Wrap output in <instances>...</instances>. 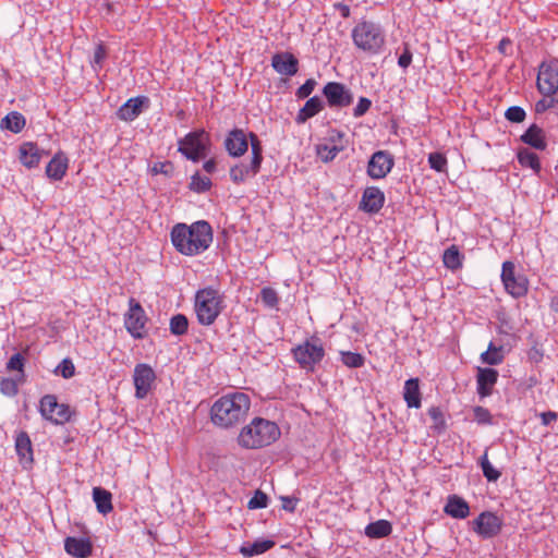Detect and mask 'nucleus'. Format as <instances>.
<instances>
[{
  "mask_svg": "<svg viewBox=\"0 0 558 558\" xmlns=\"http://www.w3.org/2000/svg\"><path fill=\"white\" fill-rule=\"evenodd\" d=\"M170 235L175 250L185 256L202 254L209 248L214 238L211 226L205 220L192 225L177 223Z\"/></svg>",
  "mask_w": 558,
  "mask_h": 558,
  "instance_id": "obj_1",
  "label": "nucleus"
},
{
  "mask_svg": "<svg viewBox=\"0 0 558 558\" xmlns=\"http://www.w3.org/2000/svg\"><path fill=\"white\" fill-rule=\"evenodd\" d=\"M251 408V399L244 392L227 393L217 399L210 408V420L221 428H231L241 423Z\"/></svg>",
  "mask_w": 558,
  "mask_h": 558,
  "instance_id": "obj_2",
  "label": "nucleus"
},
{
  "mask_svg": "<svg viewBox=\"0 0 558 558\" xmlns=\"http://www.w3.org/2000/svg\"><path fill=\"white\" fill-rule=\"evenodd\" d=\"M280 435V428L275 422L263 417H254L241 428L238 444L245 449H259L274 444Z\"/></svg>",
  "mask_w": 558,
  "mask_h": 558,
  "instance_id": "obj_3",
  "label": "nucleus"
},
{
  "mask_svg": "<svg viewBox=\"0 0 558 558\" xmlns=\"http://www.w3.org/2000/svg\"><path fill=\"white\" fill-rule=\"evenodd\" d=\"M225 308V299L219 290L211 287L199 289L194 296V312L202 326H210Z\"/></svg>",
  "mask_w": 558,
  "mask_h": 558,
  "instance_id": "obj_4",
  "label": "nucleus"
},
{
  "mask_svg": "<svg viewBox=\"0 0 558 558\" xmlns=\"http://www.w3.org/2000/svg\"><path fill=\"white\" fill-rule=\"evenodd\" d=\"M355 47L369 54L379 53L385 46V33L381 26L372 21H361L352 29Z\"/></svg>",
  "mask_w": 558,
  "mask_h": 558,
  "instance_id": "obj_5",
  "label": "nucleus"
},
{
  "mask_svg": "<svg viewBox=\"0 0 558 558\" xmlns=\"http://www.w3.org/2000/svg\"><path fill=\"white\" fill-rule=\"evenodd\" d=\"M291 352L294 361L301 368L306 371H314L315 366L325 356V349L317 337L305 340L303 343L294 347Z\"/></svg>",
  "mask_w": 558,
  "mask_h": 558,
  "instance_id": "obj_6",
  "label": "nucleus"
},
{
  "mask_svg": "<svg viewBox=\"0 0 558 558\" xmlns=\"http://www.w3.org/2000/svg\"><path fill=\"white\" fill-rule=\"evenodd\" d=\"M209 143L208 135L204 130L190 132L179 141L178 150L189 160L197 162L206 156Z\"/></svg>",
  "mask_w": 558,
  "mask_h": 558,
  "instance_id": "obj_7",
  "label": "nucleus"
},
{
  "mask_svg": "<svg viewBox=\"0 0 558 558\" xmlns=\"http://www.w3.org/2000/svg\"><path fill=\"white\" fill-rule=\"evenodd\" d=\"M147 315L143 306L134 298L129 300V310L124 314V326L134 339L145 338L147 330Z\"/></svg>",
  "mask_w": 558,
  "mask_h": 558,
  "instance_id": "obj_8",
  "label": "nucleus"
},
{
  "mask_svg": "<svg viewBox=\"0 0 558 558\" xmlns=\"http://www.w3.org/2000/svg\"><path fill=\"white\" fill-rule=\"evenodd\" d=\"M41 416L54 425H63L71 420V410L68 404L59 403L53 395H46L39 401Z\"/></svg>",
  "mask_w": 558,
  "mask_h": 558,
  "instance_id": "obj_9",
  "label": "nucleus"
},
{
  "mask_svg": "<svg viewBox=\"0 0 558 558\" xmlns=\"http://www.w3.org/2000/svg\"><path fill=\"white\" fill-rule=\"evenodd\" d=\"M323 95L330 108H344L353 102V95L342 83L328 82L323 88Z\"/></svg>",
  "mask_w": 558,
  "mask_h": 558,
  "instance_id": "obj_10",
  "label": "nucleus"
},
{
  "mask_svg": "<svg viewBox=\"0 0 558 558\" xmlns=\"http://www.w3.org/2000/svg\"><path fill=\"white\" fill-rule=\"evenodd\" d=\"M395 160L391 154L386 150L375 151L367 163V174L374 179H384L392 169Z\"/></svg>",
  "mask_w": 558,
  "mask_h": 558,
  "instance_id": "obj_11",
  "label": "nucleus"
},
{
  "mask_svg": "<svg viewBox=\"0 0 558 558\" xmlns=\"http://www.w3.org/2000/svg\"><path fill=\"white\" fill-rule=\"evenodd\" d=\"M473 531L483 538L496 536L502 526L501 520L490 511L482 512L473 522Z\"/></svg>",
  "mask_w": 558,
  "mask_h": 558,
  "instance_id": "obj_12",
  "label": "nucleus"
},
{
  "mask_svg": "<svg viewBox=\"0 0 558 558\" xmlns=\"http://www.w3.org/2000/svg\"><path fill=\"white\" fill-rule=\"evenodd\" d=\"M155 378V372L149 365L141 363L135 366L133 379L137 399H144L148 395Z\"/></svg>",
  "mask_w": 558,
  "mask_h": 558,
  "instance_id": "obj_13",
  "label": "nucleus"
},
{
  "mask_svg": "<svg viewBox=\"0 0 558 558\" xmlns=\"http://www.w3.org/2000/svg\"><path fill=\"white\" fill-rule=\"evenodd\" d=\"M537 88L543 95L558 90V68L551 63H542L537 74Z\"/></svg>",
  "mask_w": 558,
  "mask_h": 558,
  "instance_id": "obj_14",
  "label": "nucleus"
},
{
  "mask_svg": "<svg viewBox=\"0 0 558 558\" xmlns=\"http://www.w3.org/2000/svg\"><path fill=\"white\" fill-rule=\"evenodd\" d=\"M223 145L229 156L242 157L248 149V134L242 129H233L227 134Z\"/></svg>",
  "mask_w": 558,
  "mask_h": 558,
  "instance_id": "obj_15",
  "label": "nucleus"
},
{
  "mask_svg": "<svg viewBox=\"0 0 558 558\" xmlns=\"http://www.w3.org/2000/svg\"><path fill=\"white\" fill-rule=\"evenodd\" d=\"M385 204L384 192L376 186H368L364 190L360 203V209L368 214H377Z\"/></svg>",
  "mask_w": 558,
  "mask_h": 558,
  "instance_id": "obj_16",
  "label": "nucleus"
},
{
  "mask_svg": "<svg viewBox=\"0 0 558 558\" xmlns=\"http://www.w3.org/2000/svg\"><path fill=\"white\" fill-rule=\"evenodd\" d=\"M271 66L280 75L293 76L298 73L299 60L291 52H278L271 58Z\"/></svg>",
  "mask_w": 558,
  "mask_h": 558,
  "instance_id": "obj_17",
  "label": "nucleus"
},
{
  "mask_svg": "<svg viewBox=\"0 0 558 558\" xmlns=\"http://www.w3.org/2000/svg\"><path fill=\"white\" fill-rule=\"evenodd\" d=\"M15 451L22 466L31 468L34 461L33 446L28 434L24 430L19 432L15 436Z\"/></svg>",
  "mask_w": 558,
  "mask_h": 558,
  "instance_id": "obj_18",
  "label": "nucleus"
},
{
  "mask_svg": "<svg viewBox=\"0 0 558 558\" xmlns=\"http://www.w3.org/2000/svg\"><path fill=\"white\" fill-rule=\"evenodd\" d=\"M64 549L75 558H87L92 555L93 545L88 538L69 536L64 541Z\"/></svg>",
  "mask_w": 558,
  "mask_h": 558,
  "instance_id": "obj_19",
  "label": "nucleus"
},
{
  "mask_svg": "<svg viewBox=\"0 0 558 558\" xmlns=\"http://www.w3.org/2000/svg\"><path fill=\"white\" fill-rule=\"evenodd\" d=\"M260 170L259 165H255L254 161L248 163L241 161L230 168V179L234 184L244 183L247 179L254 178Z\"/></svg>",
  "mask_w": 558,
  "mask_h": 558,
  "instance_id": "obj_20",
  "label": "nucleus"
},
{
  "mask_svg": "<svg viewBox=\"0 0 558 558\" xmlns=\"http://www.w3.org/2000/svg\"><path fill=\"white\" fill-rule=\"evenodd\" d=\"M19 151L21 163L28 169L35 168L39 165L41 155L44 153V150H41L35 143L32 142L23 143L20 146Z\"/></svg>",
  "mask_w": 558,
  "mask_h": 558,
  "instance_id": "obj_21",
  "label": "nucleus"
},
{
  "mask_svg": "<svg viewBox=\"0 0 558 558\" xmlns=\"http://www.w3.org/2000/svg\"><path fill=\"white\" fill-rule=\"evenodd\" d=\"M498 372L494 368H478L476 383L477 393L481 397H487L492 393L494 385L497 383Z\"/></svg>",
  "mask_w": 558,
  "mask_h": 558,
  "instance_id": "obj_22",
  "label": "nucleus"
},
{
  "mask_svg": "<svg viewBox=\"0 0 558 558\" xmlns=\"http://www.w3.org/2000/svg\"><path fill=\"white\" fill-rule=\"evenodd\" d=\"M69 159L63 153H57L46 167V174L49 179L59 181L68 170Z\"/></svg>",
  "mask_w": 558,
  "mask_h": 558,
  "instance_id": "obj_23",
  "label": "nucleus"
},
{
  "mask_svg": "<svg viewBox=\"0 0 558 558\" xmlns=\"http://www.w3.org/2000/svg\"><path fill=\"white\" fill-rule=\"evenodd\" d=\"M444 511L454 519H465L470 514L469 504L458 495H450Z\"/></svg>",
  "mask_w": 558,
  "mask_h": 558,
  "instance_id": "obj_24",
  "label": "nucleus"
},
{
  "mask_svg": "<svg viewBox=\"0 0 558 558\" xmlns=\"http://www.w3.org/2000/svg\"><path fill=\"white\" fill-rule=\"evenodd\" d=\"M147 101L146 97H134L129 99L125 104H123L117 116L122 121H133L135 120L142 112L143 104Z\"/></svg>",
  "mask_w": 558,
  "mask_h": 558,
  "instance_id": "obj_25",
  "label": "nucleus"
},
{
  "mask_svg": "<svg viewBox=\"0 0 558 558\" xmlns=\"http://www.w3.org/2000/svg\"><path fill=\"white\" fill-rule=\"evenodd\" d=\"M324 108V102L318 96L311 97L305 105L299 110L295 122L298 124L305 123L308 119L315 117Z\"/></svg>",
  "mask_w": 558,
  "mask_h": 558,
  "instance_id": "obj_26",
  "label": "nucleus"
},
{
  "mask_svg": "<svg viewBox=\"0 0 558 558\" xmlns=\"http://www.w3.org/2000/svg\"><path fill=\"white\" fill-rule=\"evenodd\" d=\"M521 141L535 149L544 150L547 146L545 133L536 124H532L522 135Z\"/></svg>",
  "mask_w": 558,
  "mask_h": 558,
  "instance_id": "obj_27",
  "label": "nucleus"
},
{
  "mask_svg": "<svg viewBox=\"0 0 558 558\" xmlns=\"http://www.w3.org/2000/svg\"><path fill=\"white\" fill-rule=\"evenodd\" d=\"M275 546L272 539L258 538L253 543H245L240 547V554L244 557H253L264 554Z\"/></svg>",
  "mask_w": 558,
  "mask_h": 558,
  "instance_id": "obj_28",
  "label": "nucleus"
},
{
  "mask_svg": "<svg viewBox=\"0 0 558 558\" xmlns=\"http://www.w3.org/2000/svg\"><path fill=\"white\" fill-rule=\"evenodd\" d=\"M93 500L99 513L106 515L112 511V495L110 492L101 487H95L93 489Z\"/></svg>",
  "mask_w": 558,
  "mask_h": 558,
  "instance_id": "obj_29",
  "label": "nucleus"
},
{
  "mask_svg": "<svg viewBox=\"0 0 558 558\" xmlns=\"http://www.w3.org/2000/svg\"><path fill=\"white\" fill-rule=\"evenodd\" d=\"M392 532L391 523L387 520L371 522L365 527V535L369 538H383Z\"/></svg>",
  "mask_w": 558,
  "mask_h": 558,
  "instance_id": "obj_30",
  "label": "nucleus"
},
{
  "mask_svg": "<svg viewBox=\"0 0 558 558\" xmlns=\"http://www.w3.org/2000/svg\"><path fill=\"white\" fill-rule=\"evenodd\" d=\"M344 149V144L322 143L316 146L317 156L324 162L332 161L340 151Z\"/></svg>",
  "mask_w": 558,
  "mask_h": 558,
  "instance_id": "obj_31",
  "label": "nucleus"
},
{
  "mask_svg": "<svg viewBox=\"0 0 558 558\" xmlns=\"http://www.w3.org/2000/svg\"><path fill=\"white\" fill-rule=\"evenodd\" d=\"M26 124L24 116L17 111H12L1 120V128L13 133H20Z\"/></svg>",
  "mask_w": 558,
  "mask_h": 558,
  "instance_id": "obj_32",
  "label": "nucleus"
},
{
  "mask_svg": "<svg viewBox=\"0 0 558 558\" xmlns=\"http://www.w3.org/2000/svg\"><path fill=\"white\" fill-rule=\"evenodd\" d=\"M403 397L409 408H418V377L405 381Z\"/></svg>",
  "mask_w": 558,
  "mask_h": 558,
  "instance_id": "obj_33",
  "label": "nucleus"
},
{
  "mask_svg": "<svg viewBox=\"0 0 558 558\" xmlns=\"http://www.w3.org/2000/svg\"><path fill=\"white\" fill-rule=\"evenodd\" d=\"M463 256L461 255L457 245L449 246L442 255L444 265L451 270H457L462 267Z\"/></svg>",
  "mask_w": 558,
  "mask_h": 558,
  "instance_id": "obj_34",
  "label": "nucleus"
},
{
  "mask_svg": "<svg viewBox=\"0 0 558 558\" xmlns=\"http://www.w3.org/2000/svg\"><path fill=\"white\" fill-rule=\"evenodd\" d=\"M518 160L522 167L531 168L536 173L541 171L538 156L527 148H521L518 151Z\"/></svg>",
  "mask_w": 558,
  "mask_h": 558,
  "instance_id": "obj_35",
  "label": "nucleus"
},
{
  "mask_svg": "<svg viewBox=\"0 0 558 558\" xmlns=\"http://www.w3.org/2000/svg\"><path fill=\"white\" fill-rule=\"evenodd\" d=\"M505 289L514 298H521L527 292V280L523 276H515L511 281H507Z\"/></svg>",
  "mask_w": 558,
  "mask_h": 558,
  "instance_id": "obj_36",
  "label": "nucleus"
},
{
  "mask_svg": "<svg viewBox=\"0 0 558 558\" xmlns=\"http://www.w3.org/2000/svg\"><path fill=\"white\" fill-rule=\"evenodd\" d=\"M170 332L174 336H183L189 329V319L183 314H175L170 318Z\"/></svg>",
  "mask_w": 558,
  "mask_h": 558,
  "instance_id": "obj_37",
  "label": "nucleus"
},
{
  "mask_svg": "<svg viewBox=\"0 0 558 558\" xmlns=\"http://www.w3.org/2000/svg\"><path fill=\"white\" fill-rule=\"evenodd\" d=\"M248 144L251 145V160L254 161L255 165H259L262 167L263 146L258 136L253 132L248 133Z\"/></svg>",
  "mask_w": 558,
  "mask_h": 558,
  "instance_id": "obj_38",
  "label": "nucleus"
},
{
  "mask_svg": "<svg viewBox=\"0 0 558 558\" xmlns=\"http://www.w3.org/2000/svg\"><path fill=\"white\" fill-rule=\"evenodd\" d=\"M481 359L483 363L489 364V365H498L504 360V354L501 352V348L495 347L492 342L488 345L487 351L483 352L481 354Z\"/></svg>",
  "mask_w": 558,
  "mask_h": 558,
  "instance_id": "obj_39",
  "label": "nucleus"
},
{
  "mask_svg": "<svg viewBox=\"0 0 558 558\" xmlns=\"http://www.w3.org/2000/svg\"><path fill=\"white\" fill-rule=\"evenodd\" d=\"M211 187V180L198 172L191 177L190 190L196 193L207 192Z\"/></svg>",
  "mask_w": 558,
  "mask_h": 558,
  "instance_id": "obj_40",
  "label": "nucleus"
},
{
  "mask_svg": "<svg viewBox=\"0 0 558 558\" xmlns=\"http://www.w3.org/2000/svg\"><path fill=\"white\" fill-rule=\"evenodd\" d=\"M341 362L349 368L362 367L365 363V357L356 352L341 351Z\"/></svg>",
  "mask_w": 558,
  "mask_h": 558,
  "instance_id": "obj_41",
  "label": "nucleus"
},
{
  "mask_svg": "<svg viewBox=\"0 0 558 558\" xmlns=\"http://www.w3.org/2000/svg\"><path fill=\"white\" fill-rule=\"evenodd\" d=\"M260 299L264 305L268 308H277L280 301L277 291L270 287L262 289Z\"/></svg>",
  "mask_w": 558,
  "mask_h": 558,
  "instance_id": "obj_42",
  "label": "nucleus"
},
{
  "mask_svg": "<svg viewBox=\"0 0 558 558\" xmlns=\"http://www.w3.org/2000/svg\"><path fill=\"white\" fill-rule=\"evenodd\" d=\"M480 464H481L484 476L489 482H495L500 477V475H501L500 472L497 471L496 469H494V466L490 464L488 457H487V451H485V453L481 457Z\"/></svg>",
  "mask_w": 558,
  "mask_h": 558,
  "instance_id": "obj_43",
  "label": "nucleus"
},
{
  "mask_svg": "<svg viewBox=\"0 0 558 558\" xmlns=\"http://www.w3.org/2000/svg\"><path fill=\"white\" fill-rule=\"evenodd\" d=\"M428 415L433 421L432 428L438 433L442 432L446 427V422L441 410L439 408H430L428 410Z\"/></svg>",
  "mask_w": 558,
  "mask_h": 558,
  "instance_id": "obj_44",
  "label": "nucleus"
},
{
  "mask_svg": "<svg viewBox=\"0 0 558 558\" xmlns=\"http://www.w3.org/2000/svg\"><path fill=\"white\" fill-rule=\"evenodd\" d=\"M268 506V496L262 490H256L253 497L250 499L247 507L248 509H263Z\"/></svg>",
  "mask_w": 558,
  "mask_h": 558,
  "instance_id": "obj_45",
  "label": "nucleus"
},
{
  "mask_svg": "<svg viewBox=\"0 0 558 558\" xmlns=\"http://www.w3.org/2000/svg\"><path fill=\"white\" fill-rule=\"evenodd\" d=\"M428 163L432 169L441 172L446 170L447 167V159L445 155L440 153H432L428 156Z\"/></svg>",
  "mask_w": 558,
  "mask_h": 558,
  "instance_id": "obj_46",
  "label": "nucleus"
},
{
  "mask_svg": "<svg viewBox=\"0 0 558 558\" xmlns=\"http://www.w3.org/2000/svg\"><path fill=\"white\" fill-rule=\"evenodd\" d=\"M505 117L510 122L520 123L525 119V111L519 106H512L507 109Z\"/></svg>",
  "mask_w": 558,
  "mask_h": 558,
  "instance_id": "obj_47",
  "label": "nucleus"
},
{
  "mask_svg": "<svg viewBox=\"0 0 558 558\" xmlns=\"http://www.w3.org/2000/svg\"><path fill=\"white\" fill-rule=\"evenodd\" d=\"M316 85H317V82L314 78L306 80L305 83L296 89V93H295L296 97L299 99L307 98L313 93Z\"/></svg>",
  "mask_w": 558,
  "mask_h": 558,
  "instance_id": "obj_48",
  "label": "nucleus"
},
{
  "mask_svg": "<svg viewBox=\"0 0 558 558\" xmlns=\"http://www.w3.org/2000/svg\"><path fill=\"white\" fill-rule=\"evenodd\" d=\"M555 104H557L555 100V94L544 95V97L535 104V111L537 113H543L553 108Z\"/></svg>",
  "mask_w": 558,
  "mask_h": 558,
  "instance_id": "obj_49",
  "label": "nucleus"
},
{
  "mask_svg": "<svg viewBox=\"0 0 558 558\" xmlns=\"http://www.w3.org/2000/svg\"><path fill=\"white\" fill-rule=\"evenodd\" d=\"M57 372L60 373L63 378H71L75 373V367L71 360L64 359L57 367Z\"/></svg>",
  "mask_w": 558,
  "mask_h": 558,
  "instance_id": "obj_50",
  "label": "nucleus"
},
{
  "mask_svg": "<svg viewBox=\"0 0 558 558\" xmlns=\"http://www.w3.org/2000/svg\"><path fill=\"white\" fill-rule=\"evenodd\" d=\"M474 420L480 424H489L492 422V415L489 411L483 407H475L473 409Z\"/></svg>",
  "mask_w": 558,
  "mask_h": 558,
  "instance_id": "obj_51",
  "label": "nucleus"
},
{
  "mask_svg": "<svg viewBox=\"0 0 558 558\" xmlns=\"http://www.w3.org/2000/svg\"><path fill=\"white\" fill-rule=\"evenodd\" d=\"M372 101L366 97H361L353 109V116L360 118L364 116L371 108Z\"/></svg>",
  "mask_w": 558,
  "mask_h": 558,
  "instance_id": "obj_52",
  "label": "nucleus"
},
{
  "mask_svg": "<svg viewBox=\"0 0 558 558\" xmlns=\"http://www.w3.org/2000/svg\"><path fill=\"white\" fill-rule=\"evenodd\" d=\"M514 264L512 262H505L502 264V270H501V280H502V283L505 284L507 281H511L512 278L515 277V271H514Z\"/></svg>",
  "mask_w": 558,
  "mask_h": 558,
  "instance_id": "obj_53",
  "label": "nucleus"
},
{
  "mask_svg": "<svg viewBox=\"0 0 558 558\" xmlns=\"http://www.w3.org/2000/svg\"><path fill=\"white\" fill-rule=\"evenodd\" d=\"M23 367H24V359L20 353L13 354L7 364V368L9 371H19L22 373Z\"/></svg>",
  "mask_w": 558,
  "mask_h": 558,
  "instance_id": "obj_54",
  "label": "nucleus"
},
{
  "mask_svg": "<svg viewBox=\"0 0 558 558\" xmlns=\"http://www.w3.org/2000/svg\"><path fill=\"white\" fill-rule=\"evenodd\" d=\"M0 390L7 396H14L17 392V385L12 379H3L0 384Z\"/></svg>",
  "mask_w": 558,
  "mask_h": 558,
  "instance_id": "obj_55",
  "label": "nucleus"
},
{
  "mask_svg": "<svg viewBox=\"0 0 558 558\" xmlns=\"http://www.w3.org/2000/svg\"><path fill=\"white\" fill-rule=\"evenodd\" d=\"M343 137H344V133L339 131V130H336V129H331L328 131V135L326 137V142L325 143H329V144H339V143H343Z\"/></svg>",
  "mask_w": 558,
  "mask_h": 558,
  "instance_id": "obj_56",
  "label": "nucleus"
},
{
  "mask_svg": "<svg viewBox=\"0 0 558 558\" xmlns=\"http://www.w3.org/2000/svg\"><path fill=\"white\" fill-rule=\"evenodd\" d=\"M282 508L288 512H294L296 505L299 502V499L296 497H290V496H282Z\"/></svg>",
  "mask_w": 558,
  "mask_h": 558,
  "instance_id": "obj_57",
  "label": "nucleus"
},
{
  "mask_svg": "<svg viewBox=\"0 0 558 558\" xmlns=\"http://www.w3.org/2000/svg\"><path fill=\"white\" fill-rule=\"evenodd\" d=\"M412 61V53L410 52V50L405 47L403 52L400 54L399 59H398V64L405 69L410 65Z\"/></svg>",
  "mask_w": 558,
  "mask_h": 558,
  "instance_id": "obj_58",
  "label": "nucleus"
},
{
  "mask_svg": "<svg viewBox=\"0 0 558 558\" xmlns=\"http://www.w3.org/2000/svg\"><path fill=\"white\" fill-rule=\"evenodd\" d=\"M557 417H558L557 413L553 412V411L541 413V418H542L543 425H549L551 422L556 421Z\"/></svg>",
  "mask_w": 558,
  "mask_h": 558,
  "instance_id": "obj_59",
  "label": "nucleus"
},
{
  "mask_svg": "<svg viewBox=\"0 0 558 558\" xmlns=\"http://www.w3.org/2000/svg\"><path fill=\"white\" fill-rule=\"evenodd\" d=\"M105 58H106L105 48L101 45L97 46V48L95 49V52H94V62L96 64H101V62L104 61Z\"/></svg>",
  "mask_w": 558,
  "mask_h": 558,
  "instance_id": "obj_60",
  "label": "nucleus"
},
{
  "mask_svg": "<svg viewBox=\"0 0 558 558\" xmlns=\"http://www.w3.org/2000/svg\"><path fill=\"white\" fill-rule=\"evenodd\" d=\"M336 9L339 10L342 17L347 19L350 16V8L347 4L343 3H337Z\"/></svg>",
  "mask_w": 558,
  "mask_h": 558,
  "instance_id": "obj_61",
  "label": "nucleus"
},
{
  "mask_svg": "<svg viewBox=\"0 0 558 558\" xmlns=\"http://www.w3.org/2000/svg\"><path fill=\"white\" fill-rule=\"evenodd\" d=\"M511 41L508 38H502L498 44V50L502 54H507V48L510 46Z\"/></svg>",
  "mask_w": 558,
  "mask_h": 558,
  "instance_id": "obj_62",
  "label": "nucleus"
},
{
  "mask_svg": "<svg viewBox=\"0 0 558 558\" xmlns=\"http://www.w3.org/2000/svg\"><path fill=\"white\" fill-rule=\"evenodd\" d=\"M203 169L207 173H213L216 170V161L214 159H209V160L205 161L203 165Z\"/></svg>",
  "mask_w": 558,
  "mask_h": 558,
  "instance_id": "obj_63",
  "label": "nucleus"
},
{
  "mask_svg": "<svg viewBox=\"0 0 558 558\" xmlns=\"http://www.w3.org/2000/svg\"><path fill=\"white\" fill-rule=\"evenodd\" d=\"M555 100L558 104V92L555 93Z\"/></svg>",
  "mask_w": 558,
  "mask_h": 558,
  "instance_id": "obj_64",
  "label": "nucleus"
}]
</instances>
